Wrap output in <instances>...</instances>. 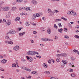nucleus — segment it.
I'll return each instance as SVG.
<instances>
[{
    "mask_svg": "<svg viewBox=\"0 0 79 79\" xmlns=\"http://www.w3.org/2000/svg\"><path fill=\"white\" fill-rule=\"evenodd\" d=\"M67 14L68 15H72L73 16H77V14H76V12L73 11H68V12Z\"/></svg>",
    "mask_w": 79,
    "mask_h": 79,
    "instance_id": "nucleus-1",
    "label": "nucleus"
},
{
    "mask_svg": "<svg viewBox=\"0 0 79 79\" xmlns=\"http://www.w3.org/2000/svg\"><path fill=\"white\" fill-rule=\"evenodd\" d=\"M68 63V62L66 60H63L61 63V66L62 68H64V65L66 64H67Z\"/></svg>",
    "mask_w": 79,
    "mask_h": 79,
    "instance_id": "nucleus-2",
    "label": "nucleus"
},
{
    "mask_svg": "<svg viewBox=\"0 0 79 79\" xmlns=\"http://www.w3.org/2000/svg\"><path fill=\"white\" fill-rule=\"evenodd\" d=\"M2 11H7L10 10V8L8 7H4L2 8Z\"/></svg>",
    "mask_w": 79,
    "mask_h": 79,
    "instance_id": "nucleus-3",
    "label": "nucleus"
},
{
    "mask_svg": "<svg viewBox=\"0 0 79 79\" xmlns=\"http://www.w3.org/2000/svg\"><path fill=\"white\" fill-rule=\"evenodd\" d=\"M9 35H10V34L8 33H7L5 38V39H7L8 40H11V39H10V38L9 37Z\"/></svg>",
    "mask_w": 79,
    "mask_h": 79,
    "instance_id": "nucleus-4",
    "label": "nucleus"
},
{
    "mask_svg": "<svg viewBox=\"0 0 79 79\" xmlns=\"http://www.w3.org/2000/svg\"><path fill=\"white\" fill-rule=\"evenodd\" d=\"M8 33L9 34H15L16 32L15 31V30H12L8 32Z\"/></svg>",
    "mask_w": 79,
    "mask_h": 79,
    "instance_id": "nucleus-5",
    "label": "nucleus"
},
{
    "mask_svg": "<svg viewBox=\"0 0 79 79\" xmlns=\"http://www.w3.org/2000/svg\"><path fill=\"white\" fill-rule=\"evenodd\" d=\"M31 55H36V54H37L38 55H39V53L36 52H35V51H31Z\"/></svg>",
    "mask_w": 79,
    "mask_h": 79,
    "instance_id": "nucleus-6",
    "label": "nucleus"
},
{
    "mask_svg": "<svg viewBox=\"0 0 79 79\" xmlns=\"http://www.w3.org/2000/svg\"><path fill=\"white\" fill-rule=\"evenodd\" d=\"M19 49V46H16L14 48V50L15 51H17Z\"/></svg>",
    "mask_w": 79,
    "mask_h": 79,
    "instance_id": "nucleus-7",
    "label": "nucleus"
},
{
    "mask_svg": "<svg viewBox=\"0 0 79 79\" xmlns=\"http://www.w3.org/2000/svg\"><path fill=\"white\" fill-rule=\"evenodd\" d=\"M11 24V20H8L7 22L6 23V26H8Z\"/></svg>",
    "mask_w": 79,
    "mask_h": 79,
    "instance_id": "nucleus-8",
    "label": "nucleus"
},
{
    "mask_svg": "<svg viewBox=\"0 0 79 79\" xmlns=\"http://www.w3.org/2000/svg\"><path fill=\"white\" fill-rule=\"evenodd\" d=\"M7 61V60L5 59H4L1 61V63H3V64H5L6 63Z\"/></svg>",
    "mask_w": 79,
    "mask_h": 79,
    "instance_id": "nucleus-9",
    "label": "nucleus"
},
{
    "mask_svg": "<svg viewBox=\"0 0 79 79\" xmlns=\"http://www.w3.org/2000/svg\"><path fill=\"white\" fill-rule=\"evenodd\" d=\"M11 16V14H8L6 15V18H10Z\"/></svg>",
    "mask_w": 79,
    "mask_h": 79,
    "instance_id": "nucleus-10",
    "label": "nucleus"
},
{
    "mask_svg": "<svg viewBox=\"0 0 79 79\" xmlns=\"http://www.w3.org/2000/svg\"><path fill=\"white\" fill-rule=\"evenodd\" d=\"M35 17L34 15L33 14V15L32 16L31 19L33 21H34L35 20Z\"/></svg>",
    "mask_w": 79,
    "mask_h": 79,
    "instance_id": "nucleus-11",
    "label": "nucleus"
},
{
    "mask_svg": "<svg viewBox=\"0 0 79 79\" xmlns=\"http://www.w3.org/2000/svg\"><path fill=\"white\" fill-rule=\"evenodd\" d=\"M58 32H60V33H62L63 32V28H61L60 29H58Z\"/></svg>",
    "mask_w": 79,
    "mask_h": 79,
    "instance_id": "nucleus-12",
    "label": "nucleus"
},
{
    "mask_svg": "<svg viewBox=\"0 0 79 79\" xmlns=\"http://www.w3.org/2000/svg\"><path fill=\"white\" fill-rule=\"evenodd\" d=\"M62 56H64V57H66L67 56V54L66 53H62L61 54Z\"/></svg>",
    "mask_w": 79,
    "mask_h": 79,
    "instance_id": "nucleus-13",
    "label": "nucleus"
},
{
    "mask_svg": "<svg viewBox=\"0 0 79 79\" xmlns=\"http://www.w3.org/2000/svg\"><path fill=\"white\" fill-rule=\"evenodd\" d=\"M20 20V18L19 17H17L15 19V21H18Z\"/></svg>",
    "mask_w": 79,
    "mask_h": 79,
    "instance_id": "nucleus-14",
    "label": "nucleus"
},
{
    "mask_svg": "<svg viewBox=\"0 0 79 79\" xmlns=\"http://www.w3.org/2000/svg\"><path fill=\"white\" fill-rule=\"evenodd\" d=\"M47 32L48 34H50L51 33V30L50 28H48L47 30Z\"/></svg>",
    "mask_w": 79,
    "mask_h": 79,
    "instance_id": "nucleus-15",
    "label": "nucleus"
},
{
    "mask_svg": "<svg viewBox=\"0 0 79 79\" xmlns=\"http://www.w3.org/2000/svg\"><path fill=\"white\" fill-rule=\"evenodd\" d=\"M34 15L36 18V17H39V16H40V15L38 13L35 14Z\"/></svg>",
    "mask_w": 79,
    "mask_h": 79,
    "instance_id": "nucleus-16",
    "label": "nucleus"
},
{
    "mask_svg": "<svg viewBox=\"0 0 79 79\" xmlns=\"http://www.w3.org/2000/svg\"><path fill=\"white\" fill-rule=\"evenodd\" d=\"M12 10L13 11H15V10H16V7H12Z\"/></svg>",
    "mask_w": 79,
    "mask_h": 79,
    "instance_id": "nucleus-17",
    "label": "nucleus"
},
{
    "mask_svg": "<svg viewBox=\"0 0 79 79\" xmlns=\"http://www.w3.org/2000/svg\"><path fill=\"white\" fill-rule=\"evenodd\" d=\"M31 53H32L31 51H29L27 53V54L28 55H31L32 54Z\"/></svg>",
    "mask_w": 79,
    "mask_h": 79,
    "instance_id": "nucleus-18",
    "label": "nucleus"
},
{
    "mask_svg": "<svg viewBox=\"0 0 79 79\" xmlns=\"http://www.w3.org/2000/svg\"><path fill=\"white\" fill-rule=\"evenodd\" d=\"M16 65L17 66L19 67V66H18V65L17 64H12V67H16Z\"/></svg>",
    "mask_w": 79,
    "mask_h": 79,
    "instance_id": "nucleus-19",
    "label": "nucleus"
},
{
    "mask_svg": "<svg viewBox=\"0 0 79 79\" xmlns=\"http://www.w3.org/2000/svg\"><path fill=\"white\" fill-rule=\"evenodd\" d=\"M32 3L34 5H36V4L37 3V2L35 0H33Z\"/></svg>",
    "mask_w": 79,
    "mask_h": 79,
    "instance_id": "nucleus-20",
    "label": "nucleus"
},
{
    "mask_svg": "<svg viewBox=\"0 0 79 79\" xmlns=\"http://www.w3.org/2000/svg\"><path fill=\"white\" fill-rule=\"evenodd\" d=\"M43 66H44V68H47L48 67V65L47 64H46L45 63H44L43 64Z\"/></svg>",
    "mask_w": 79,
    "mask_h": 79,
    "instance_id": "nucleus-21",
    "label": "nucleus"
},
{
    "mask_svg": "<svg viewBox=\"0 0 79 79\" xmlns=\"http://www.w3.org/2000/svg\"><path fill=\"white\" fill-rule=\"evenodd\" d=\"M25 10H26V11H27L28 10H29L30 11H31V10H30V7H25Z\"/></svg>",
    "mask_w": 79,
    "mask_h": 79,
    "instance_id": "nucleus-22",
    "label": "nucleus"
},
{
    "mask_svg": "<svg viewBox=\"0 0 79 79\" xmlns=\"http://www.w3.org/2000/svg\"><path fill=\"white\" fill-rule=\"evenodd\" d=\"M21 61L22 62H23V63H24V62H26V60L24 59V58H21Z\"/></svg>",
    "mask_w": 79,
    "mask_h": 79,
    "instance_id": "nucleus-23",
    "label": "nucleus"
},
{
    "mask_svg": "<svg viewBox=\"0 0 79 79\" xmlns=\"http://www.w3.org/2000/svg\"><path fill=\"white\" fill-rule=\"evenodd\" d=\"M71 75L72 77H76V74L74 73L72 74Z\"/></svg>",
    "mask_w": 79,
    "mask_h": 79,
    "instance_id": "nucleus-24",
    "label": "nucleus"
},
{
    "mask_svg": "<svg viewBox=\"0 0 79 79\" xmlns=\"http://www.w3.org/2000/svg\"><path fill=\"white\" fill-rule=\"evenodd\" d=\"M44 73L45 74H47L49 75L50 74V72L49 71H45L44 72Z\"/></svg>",
    "mask_w": 79,
    "mask_h": 79,
    "instance_id": "nucleus-25",
    "label": "nucleus"
},
{
    "mask_svg": "<svg viewBox=\"0 0 79 79\" xmlns=\"http://www.w3.org/2000/svg\"><path fill=\"white\" fill-rule=\"evenodd\" d=\"M16 2L18 3H21L23 2V0H16Z\"/></svg>",
    "mask_w": 79,
    "mask_h": 79,
    "instance_id": "nucleus-26",
    "label": "nucleus"
},
{
    "mask_svg": "<svg viewBox=\"0 0 79 79\" xmlns=\"http://www.w3.org/2000/svg\"><path fill=\"white\" fill-rule=\"evenodd\" d=\"M53 60V59H50L48 60V61L49 63H50V64H51V60Z\"/></svg>",
    "mask_w": 79,
    "mask_h": 79,
    "instance_id": "nucleus-27",
    "label": "nucleus"
},
{
    "mask_svg": "<svg viewBox=\"0 0 79 79\" xmlns=\"http://www.w3.org/2000/svg\"><path fill=\"white\" fill-rule=\"evenodd\" d=\"M26 25L27 26H29L30 24H29V23L27 22L26 23Z\"/></svg>",
    "mask_w": 79,
    "mask_h": 79,
    "instance_id": "nucleus-28",
    "label": "nucleus"
},
{
    "mask_svg": "<svg viewBox=\"0 0 79 79\" xmlns=\"http://www.w3.org/2000/svg\"><path fill=\"white\" fill-rule=\"evenodd\" d=\"M54 13H58V12H59V11H58V10H54Z\"/></svg>",
    "mask_w": 79,
    "mask_h": 79,
    "instance_id": "nucleus-29",
    "label": "nucleus"
},
{
    "mask_svg": "<svg viewBox=\"0 0 79 79\" xmlns=\"http://www.w3.org/2000/svg\"><path fill=\"white\" fill-rule=\"evenodd\" d=\"M56 61H57V62H60V59L59 58H57L56 59Z\"/></svg>",
    "mask_w": 79,
    "mask_h": 79,
    "instance_id": "nucleus-30",
    "label": "nucleus"
},
{
    "mask_svg": "<svg viewBox=\"0 0 79 79\" xmlns=\"http://www.w3.org/2000/svg\"><path fill=\"white\" fill-rule=\"evenodd\" d=\"M13 44L12 41H9L8 42V44H10L11 45H12Z\"/></svg>",
    "mask_w": 79,
    "mask_h": 79,
    "instance_id": "nucleus-31",
    "label": "nucleus"
},
{
    "mask_svg": "<svg viewBox=\"0 0 79 79\" xmlns=\"http://www.w3.org/2000/svg\"><path fill=\"white\" fill-rule=\"evenodd\" d=\"M62 56L61 54H57L56 55V56H57V57H60V56Z\"/></svg>",
    "mask_w": 79,
    "mask_h": 79,
    "instance_id": "nucleus-32",
    "label": "nucleus"
},
{
    "mask_svg": "<svg viewBox=\"0 0 79 79\" xmlns=\"http://www.w3.org/2000/svg\"><path fill=\"white\" fill-rule=\"evenodd\" d=\"M4 2H0V6H2V5H3L4 3Z\"/></svg>",
    "mask_w": 79,
    "mask_h": 79,
    "instance_id": "nucleus-33",
    "label": "nucleus"
},
{
    "mask_svg": "<svg viewBox=\"0 0 79 79\" xmlns=\"http://www.w3.org/2000/svg\"><path fill=\"white\" fill-rule=\"evenodd\" d=\"M30 40L31 41V44H34V41L33 40H32L31 39H30Z\"/></svg>",
    "mask_w": 79,
    "mask_h": 79,
    "instance_id": "nucleus-34",
    "label": "nucleus"
},
{
    "mask_svg": "<svg viewBox=\"0 0 79 79\" xmlns=\"http://www.w3.org/2000/svg\"><path fill=\"white\" fill-rule=\"evenodd\" d=\"M68 26L69 27H72V26L70 23H68Z\"/></svg>",
    "mask_w": 79,
    "mask_h": 79,
    "instance_id": "nucleus-35",
    "label": "nucleus"
},
{
    "mask_svg": "<svg viewBox=\"0 0 79 79\" xmlns=\"http://www.w3.org/2000/svg\"><path fill=\"white\" fill-rule=\"evenodd\" d=\"M64 31L65 32H67L68 31V29L66 28H64Z\"/></svg>",
    "mask_w": 79,
    "mask_h": 79,
    "instance_id": "nucleus-36",
    "label": "nucleus"
},
{
    "mask_svg": "<svg viewBox=\"0 0 79 79\" xmlns=\"http://www.w3.org/2000/svg\"><path fill=\"white\" fill-rule=\"evenodd\" d=\"M61 19H63V20H64V21H67V19H66V18H63V17H61Z\"/></svg>",
    "mask_w": 79,
    "mask_h": 79,
    "instance_id": "nucleus-37",
    "label": "nucleus"
},
{
    "mask_svg": "<svg viewBox=\"0 0 79 79\" xmlns=\"http://www.w3.org/2000/svg\"><path fill=\"white\" fill-rule=\"evenodd\" d=\"M74 37H75V38H77V39H79V36L77 35H75L74 36Z\"/></svg>",
    "mask_w": 79,
    "mask_h": 79,
    "instance_id": "nucleus-38",
    "label": "nucleus"
},
{
    "mask_svg": "<svg viewBox=\"0 0 79 79\" xmlns=\"http://www.w3.org/2000/svg\"><path fill=\"white\" fill-rule=\"evenodd\" d=\"M54 27H55V28H56V29H58V27L56 26V24L54 25Z\"/></svg>",
    "mask_w": 79,
    "mask_h": 79,
    "instance_id": "nucleus-39",
    "label": "nucleus"
},
{
    "mask_svg": "<svg viewBox=\"0 0 79 79\" xmlns=\"http://www.w3.org/2000/svg\"><path fill=\"white\" fill-rule=\"evenodd\" d=\"M36 73H37V71H33L32 74H35Z\"/></svg>",
    "mask_w": 79,
    "mask_h": 79,
    "instance_id": "nucleus-40",
    "label": "nucleus"
},
{
    "mask_svg": "<svg viewBox=\"0 0 79 79\" xmlns=\"http://www.w3.org/2000/svg\"><path fill=\"white\" fill-rule=\"evenodd\" d=\"M33 61V59H32V58H31L29 60V61L30 62H32V61Z\"/></svg>",
    "mask_w": 79,
    "mask_h": 79,
    "instance_id": "nucleus-41",
    "label": "nucleus"
},
{
    "mask_svg": "<svg viewBox=\"0 0 79 79\" xmlns=\"http://www.w3.org/2000/svg\"><path fill=\"white\" fill-rule=\"evenodd\" d=\"M77 51H78V50H75V49H74L73 50V52H75V53H76V52H77Z\"/></svg>",
    "mask_w": 79,
    "mask_h": 79,
    "instance_id": "nucleus-42",
    "label": "nucleus"
},
{
    "mask_svg": "<svg viewBox=\"0 0 79 79\" xmlns=\"http://www.w3.org/2000/svg\"><path fill=\"white\" fill-rule=\"evenodd\" d=\"M27 71H29L30 72V71H31V70L30 69H29L28 68H27Z\"/></svg>",
    "mask_w": 79,
    "mask_h": 79,
    "instance_id": "nucleus-43",
    "label": "nucleus"
},
{
    "mask_svg": "<svg viewBox=\"0 0 79 79\" xmlns=\"http://www.w3.org/2000/svg\"><path fill=\"white\" fill-rule=\"evenodd\" d=\"M31 76H28V77H27V79H31Z\"/></svg>",
    "mask_w": 79,
    "mask_h": 79,
    "instance_id": "nucleus-44",
    "label": "nucleus"
},
{
    "mask_svg": "<svg viewBox=\"0 0 79 79\" xmlns=\"http://www.w3.org/2000/svg\"><path fill=\"white\" fill-rule=\"evenodd\" d=\"M58 25L59 27H62V25H61V23H60Z\"/></svg>",
    "mask_w": 79,
    "mask_h": 79,
    "instance_id": "nucleus-45",
    "label": "nucleus"
},
{
    "mask_svg": "<svg viewBox=\"0 0 79 79\" xmlns=\"http://www.w3.org/2000/svg\"><path fill=\"white\" fill-rule=\"evenodd\" d=\"M19 36L21 37V36H23V34H22V33H19Z\"/></svg>",
    "mask_w": 79,
    "mask_h": 79,
    "instance_id": "nucleus-46",
    "label": "nucleus"
},
{
    "mask_svg": "<svg viewBox=\"0 0 79 79\" xmlns=\"http://www.w3.org/2000/svg\"><path fill=\"white\" fill-rule=\"evenodd\" d=\"M64 38H65V39H68L69 38V36L66 35V36H65L64 37Z\"/></svg>",
    "mask_w": 79,
    "mask_h": 79,
    "instance_id": "nucleus-47",
    "label": "nucleus"
},
{
    "mask_svg": "<svg viewBox=\"0 0 79 79\" xmlns=\"http://www.w3.org/2000/svg\"><path fill=\"white\" fill-rule=\"evenodd\" d=\"M37 58H41V56H37V55L36 56Z\"/></svg>",
    "mask_w": 79,
    "mask_h": 79,
    "instance_id": "nucleus-48",
    "label": "nucleus"
},
{
    "mask_svg": "<svg viewBox=\"0 0 79 79\" xmlns=\"http://www.w3.org/2000/svg\"><path fill=\"white\" fill-rule=\"evenodd\" d=\"M48 11L49 12H52V11L50 9H48Z\"/></svg>",
    "mask_w": 79,
    "mask_h": 79,
    "instance_id": "nucleus-49",
    "label": "nucleus"
},
{
    "mask_svg": "<svg viewBox=\"0 0 79 79\" xmlns=\"http://www.w3.org/2000/svg\"><path fill=\"white\" fill-rule=\"evenodd\" d=\"M22 10H26V7H22Z\"/></svg>",
    "mask_w": 79,
    "mask_h": 79,
    "instance_id": "nucleus-50",
    "label": "nucleus"
},
{
    "mask_svg": "<svg viewBox=\"0 0 79 79\" xmlns=\"http://www.w3.org/2000/svg\"><path fill=\"white\" fill-rule=\"evenodd\" d=\"M19 10L23 11V7H20L19 8Z\"/></svg>",
    "mask_w": 79,
    "mask_h": 79,
    "instance_id": "nucleus-51",
    "label": "nucleus"
},
{
    "mask_svg": "<svg viewBox=\"0 0 79 79\" xmlns=\"http://www.w3.org/2000/svg\"><path fill=\"white\" fill-rule=\"evenodd\" d=\"M33 34H37V32L36 31H34L33 32Z\"/></svg>",
    "mask_w": 79,
    "mask_h": 79,
    "instance_id": "nucleus-52",
    "label": "nucleus"
},
{
    "mask_svg": "<svg viewBox=\"0 0 79 79\" xmlns=\"http://www.w3.org/2000/svg\"><path fill=\"white\" fill-rule=\"evenodd\" d=\"M23 2H24V3H26L27 2V1L26 0H25V1H24Z\"/></svg>",
    "mask_w": 79,
    "mask_h": 79,
    "instance_id": "nucleus-53",
    "label": "nucleus"
},
{
    "mask_svg": "<svg viewBox=\"0 0 79 79\" xmlns=\"http://www.w3.org/2000/svg\"><path fill=\"white\" fill-rule=\"evenodd\" d=\"M16 71L18 73H19V69H16Z\"/></svg>",
    "mask_w": 79,
    "mask_h": 79,
    "instance_id": "nucleus-54",
    "label": "nucleus"
},
{
    "mask_svg": "<svg viewBox=\"0 0 79 79\" xmlns=\"http://www.w3.org/2000/svg\"><path fill=\"white\" fill-rule=\"evenodd\" d=\"M8 40H6V41H5V43H6V44H8Z\"/></svg>",
    "mask_w": 79,
    "mask_h": 79,
    "instance_id": "nucleus-55",
    "label": "nucleus"
},
{
    "mask_svg": "<svg viewBox=\"0 0 79 79\" xmlns=\"http://www.w3.org/2000/svg\"><path fill=\"white\" fill-rule=\"evenodd\" d=\"M0 70L1 71H5V70L3 69H1Z\"/></svg>",
    "mask_w": 79,
    "mask_h": 79,
    "instance_id": "nucleus-56",
    "label": "nucleus"
},
{
    "mask_svg": "<svg viewBox=\"0 0 79 79\" xmlns=\"http://www.w3.org/2000/svg\"><path fill=\"white\" fill-rule=\"evenodd\" d=\"M3 21L4 23H6V20L5 19H3Z\"/></svg>",
    "mask_w": 79,
    "mask_h": 79,
    "instance_id": "nucleus-57",
    "label": "nucleus"
},
{
    "mask_svg": "<svg viewBox=\"0 0 79 79\" xmlns=\"http://www.w3.org/2000/svg\"><path fill=\"white\" fill-rule=\"evenodd\" d=\"M25 33H26V32H23L22 33V34H23V35H24V34H25Z\"/></svg>",
    "mask_w": 79,
    "mask_h": 79,
    "instance_id": "nucleus-58",
    "label": "nucleus"
},
{
    "mask_svg": "<svg viewBox=\"0 0 79 79\" xmlns=\"http://www.w3.org/2000/svg\"><path fill=\"white\" fill-rule=\"evenodd\" d=\"M40 45L41 46V47H43V46H44V44H40Z\"/></svg>",
    "mask_w": 79,
    "mask_h": 79,
    "instance_id": "nucleus-59",
    "label": "nucleus"
},
{
    "mask_svg": "<svg viewBox=\"0 0 79 79\" xmlns=\"http://www.w3.org/2000/svg\"><path fill=\"white\" fill-rule=\"evenodd\" d=\"M27 68H26V67H24V69H25V70H26V71L27 70Z\"/></svg>",
    "mask_w": 79,
    "mask_h": 79,
    "instance_id": "nucleus-60",
    "label": "nucleus"
},
{
    "mask_svg": "<svg viewBox=\"0 0 79 79\" xmlns=\"http://www.w3.org/2000/svg\"><path fill=\"white\" fill-rule=\"evenodd\" d=\"M58 21H59L58 19H56L55 22H58Z\"/></svg>",
    "mask_w": 79,
    "mask_h": 79,
    "instance_id": "nucleus-61",
    "label": "nucleus"
},
{
    "mask_svg": "<svg viewBox=\"0 0 79 79\" xmlns=\"http://www.w3.org/2000/svg\"><path fill=\"white\" fill-rule=\"evenodd\" d=\"M71 60H74V57H71Z\"/></svg>",
    "mask_w": 79,
    "mask_h": 79,
    "instance_id": "nucleus-62",
    "label": "nucleus"
},
{
    "mask_svg": "<svg viewBox=\"0 0 79 79\" xmlns=\"http://www.w3.org/2000/svg\"><path fill=\"white\" fill-rule=\"evenodd\" d=\"M70 72H73V69H70Z\"/></svg>",
    "mask_w": 79,
    "mask_h": 79,
    "instance_id": "nucleus-63",
    "label": "nucleus"
},
{
    "mask_svg": "<svg viewBox=\"0 0 79 79\" xmlns=\"http://www.w3.org/2000/svg\"><path fill=\"white\" fill-rule=\"evenodd\" d=\"M0 58H3V56H0Z\"/></svg>",
    "mask_w": 79,
    "mask_h": 79,
    "instance_id": "nucleus-64",
    "label": "nucleus"
}]
</instances>
